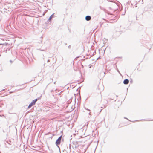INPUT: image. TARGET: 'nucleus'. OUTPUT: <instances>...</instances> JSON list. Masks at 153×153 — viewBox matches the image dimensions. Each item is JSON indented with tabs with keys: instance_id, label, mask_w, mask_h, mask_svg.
<instances>
[{
	"instance_id": "f257e3e1",
	"label": "nucleus",
	"mask_w": 153,
	"mask_h": 153,
	"mask_svg": "<svg viewBox=\"0 0 153 153\" xmlns=\"http://www.w3.org/2000/svg\"><path fill=\"white\" fill-rule=\"evenodd\" d=\"M63 93V91H61L58 94V100L59 99V100H62V102L65 100V95L62 94Z\"/></svg>"
},
{
	"instance_id": "f03ea898",
	"label": "nucleus",
	"mask_w": 153,
	"mask_h": 153,
	"mask_svg": "<svg viewBox=\"0 0 153 153\" xmlns=\"http://www.w3.org/2000/svg\"><path fill=\"white\" fill-rule=\"evenodd\" d=\"M58 135H60V136L58 138V145H59L60 144L61 142L62 136L63 135V131H61L60 133L58 134Z\"/></svg>"
},
{
	"instance_id": "7ed1b4c3",
	"label": "nucleus",
	"mask_w": 153,
	"mask_h": 153,
	"mask_svg": "<svg viewBox=\"0 0 153 153\" xmlns=\"http://www.w3.org/2000/svg\"><path fill=\"white\" fill-rule=\"evenodd\" d=\"M38 100L37 99H36L34 100H33L29 104L28 106V108H30V107H31L33 106L36 103V102L37 101V100Z\"/></svg>"
},
{
	"instance_id": "20e7f679",
	"label": "nucleus",
	"mask_w": 153,
	"mask_h": 153,
	"mask_svg": "<svg viewBox=\"0 0 153 153\" xmlns=\"http://www.w3.org/2000/svg\"><path fill=\"white\" fill-rule=\"evenodd\" d=\"M65 114V112L62 111H58V117L59 116H60V117L62 116L63 117Z\"/></svg>"
},
{
	"instance_id": "39448f33",
	"label": "nucleus",
	"mask_w": 153,
	"mask_h": 153,
	"mask_svg": "<svg viewBox=\"0 0 153 153\" xmlns=\"http://www.w3.org/2000/svg\"><path fill=\"white\" fill-rule=\"evenodd\" d=\"M59 65L61 64L63 62V58L62 57L60 56L59 57Z\"/></svg>"
},
{
	"instance_id": "423d86ee",
	"label": "nucleus",
	"mask_w": 153,
	"mask_h": 153,
	"mask_svg": "<svg viewBox=\"0 0 153 153\" xmlns=\"http://www.w3.org/2000/svg\"><path fill=\"white\" fill-rule=\"evenodd\" d=\"M129 82V80L128 79H126L123 81V83L124 84L127 85Z\"/></svg>"
},
{
	"instance_id": "0eeeda50",
	"label": "nucleus",
	"mask_w": 153,
	"mask_h": 153,
	"mask_svg": "<svg viewBox=\"0 0 153 153\" xmlns=\"http://www.w3.org/2000/svg\"><path fill=\"white\" fill-rule=\"evenodd\" d=\"M91 19V17L90 16H85V19L87 21L90 20Z\"/></svg>"
},
{
	"instance_id": "6e6552de",
	"label": "nucleus",
	"mask_w": 153,
	"mask_h": 153,
	"mask_svg": "<svg viewBox=\"0 0 153 153\" xmlns=\"http://www.w3.org/2000/svg\"><path fill=\"white\" fill-rule=\"evenodd\" d=\"M54 14L55 13H53L50 16V17L48 19V21L51 20L53 18L55 17V16L54 15Z\"/></svg>"
},
{
	"instance_id": "1a4fd4ad",
	"label": "nucleus",
	"mask_w": 153,
	"mask_h": 153,
	"mask_svg": "<svg viewBox=\"0 0 153 153\" xmlns=\"http://www.w3.org/2000/svg\"><path fill=\"white\" fill-rule=\"evenodd\" d=\"M99 7L100 8L102 9V8L100 6H99ZM103 10H104V11L106 13H107L109 14H110V13H109V12L108 11H107V10H106V9H103Z\"/></svg>"
},
{
	"instance_id": "9d476101",
	"label": "nucleus",
	"mask_w": 153,
	"mask_h": 153,
	"mask_svg": "<svg viewBox=\"0 0 153 153\" xmlns=\"http://www.w3.org/2000/svg\"><path fill=\"white\" fill-rule=\"evenodd\" d=\"M64 117H62L61 118V120H59L58 119V122L59 121L60 122H61V124H64V123L63 122V120H64Z\"/></svg>"
},
{
	"instance_id": "9b49d317",
	"label": "nucleus",
	"mask_w": 153,
	"mask_h": 153,
	"mask_svg": "<svg viewBox=\"0 0 153 153\" xmlns=\"http://www.w3.org/2000/svg\"><path fill=\"white\" fill-rule=\"evenodd\" d=\"M71 101H72L71 100V99H70L67 102V103L68 104L71 103Z\"/></svg>"
},
{
	"instance_id": "f8f14e48",
	"label": "nucleus",
	"mask_w": 153,
	"mask_h": 153,
	"mask_svg": "<svg viewBox=\"0 0 153 153\" xmlns=\"http://www.w3.org/2000/svg\"><path fill=\"white\" fill-rule=\"evenodd\" d=\"M55 144H56V146H57V144H58V143H57V139L56 140Z\"/></svg>"
},
{
	"instance_id": "ddd939ff",
	"label": "nucleus",
	"mask_w": 153,
	"mask_h": 153,
	"mask_svg": "<svg viewBox=\"0 0 153 153\" xmlns=\"http://www.w3.org/2000/svg\"><path fill=\"white\" fill-rule=\"evenodd\" d=\"M117 71L120 74V75H121V74L120 73V71H119V70H118V69H117Z\"/></svg>"
},
{
	"instance_id": "4468645a",
	"label": "nucleus",
	"mask_w": 153,
	"mask_h": 153,
	"mask_svg": "<svg viewBox=\"0 0 153 153\" xmlns=\"http://www.w3.org/2000/svg\"><path fill=\"white\" fill-rule=\"evenodd\" d=\"M85 108V109L86 110H87L88 111H90V110L89 109H88L87 108Z\"/></svg>"
},
{
	"instance_id": "2eb2a0df",
	"label": "nucleus",
	"mask_w": 153,
	"mask_h": 153,
	"mask_svg": "<svg viewBox=\"0 0 153 153\" xmlns=\"http://www.w3.org/2000/svg\"><path fill=\"white\" fill-rule=\"evenodd\" d=\"M58 148H59V152H60V153H60V148L59 147V146H58Z\"/></svg>"
},
{
	"instance_id": "dca6fc26",
	"label": "nucleus",
	"mask_w": 153,
	"mask_h": 153,
	"mask_svg": "<svg viewBox=\"0 0 153 153\" xmlns=\"http://www.w3.org/2000/svg\"><path fill=\"white\" fill-rule=\"evenodd\" d=\"M68 48H71V46L70 45H69L68 46Z\"/></svg>"
},
{
	"instance_id": "f3484780",
	"label": "nucleus",
	"mask_w": 153,
	"mask_h": 153,
	"mask_svg": "<svg viewBox=\"0 0 153 153\" xmlns=\"http://www.w3.org/2000/svg\"><path fill=\"white\" fill-rule=\"evenodd\" d=\"M125 119H127L128 120H129V121H130V120H129L127 118H126V117H124V118Z\"/></svg>"
},
{
	"instance_id": "a211bd4d",
	"label": "nucleus",
	"mask_w": 153,
	"mask_h": 153,
	"mask_svg": "<svg viewBox=\"0 0 153 153\" xmlns=\"http://www.w3.org/2000/svg\"><path fill=\"white\" fill-rule=\"evenodd\" d=\"M108 8L109 9H110V10L112 9L111 8V7H109Z\"/></svg>"
},
{
	"instance_id": "6ab92c4d",
	"label": "nucleus",
	"mask_w": 153,
	"mask_h": 153,
	"mask_svg": "<svg viewBox=\"0 0 153 153\" xmlns=\"http://www.w3.org/2000/svg\"><path fill=\"white\" fill-rule=\"evenodd\" d=\"M10 62L12 63V61L11 60H10Z\"/></svg>"
},
{
	"instance_id": "aec40b11",
	"label": "nucleus",
	"mask_w": 153,
	"mask_h": 153,
	"mask_svg": "<svg viewBox=\"0 0 153 153\" xmlns=\"http://www.w3.org/2000/svg\"><path fill=\"white\" fill-rule=\"evenodd\" d=\"M89 115H90L91 114V112H89Z\"/></svg>"
},
{
	"instance_id": "412c9836",
	"label": "nucleus",
	"mask_w": 153,
	"mask_h": 153,
	"mask_svg": "<svg viewBox=\"0 0 153 153\" xmlns=\"http://www.w3.org/2000/svg\"><path fill=\"white\" fill-rule=\"evenodd\" d=\"M49 61V60H48L47 62H48Z\"/></svg>"
},
{
	"instance_id": "4be33fe9",
	"label": "nucleus",
	"mask_w": 153,
	"mask_h": 153,
	"mask_svg": "<svg viewBox=\"0 0 153 153\" xmlns=\"http://www.w3.org/2000/svg\"><path fill=\"white\" fill-rule=\"evenodd\" d=\"M9 92L10 93H13L12 92Z\"/></svg>"
},
{
	"instance_id": "5701e85b",
	"label": "nucleus",
	"mask_w": 153,
	"mask_h": 153,
	"mask_svg": "<svg viewBox=\"0 0 153 153\" xmlns=\"http://www.w3.org/2000/svg\"><path fill=\"white\" fill-rule=\"evenodd\" d=\"M63 140H64L63 139V138H62V141H63Z\"/></svg>"
},
{
	"instance_id": "b1692460",
	"label": "nucleus",
	"mask_w": 153,
	"mask_h": 153,
	"mask_svg": "<svg viewBox=\"0 0 153 153\" xmlns=\"http://www.w3.org/2000/svg\"><path fill=\"white\" fill-rule=\"evenodd\" d=\"M2 45V44H0V45Z\"/></svg>"
},
{
	"instance_id": "393cba45",
	"label": "nucleus",
	"mask_w": 153,
	"mask_h": 153,
	"mask_svg": "<svg viewBox=\"0 0 153 153\" xmlns=\"http://www.w3.org/2000/svg\"><path fill=\"white\" fill-rule=\"evenodd\" d=\"M130 82H132V81H130Z\"/></svg>"
}]
</instances>
